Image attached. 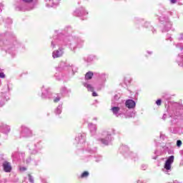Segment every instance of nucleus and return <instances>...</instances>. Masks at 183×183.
I'll use <instances>...</instances> for the list:
<instances>
[{
	"instance_id": "nucleus-1",
	"label": "nucleus",
	"mask_w": 183,
	"mask_h": 183,
	"mask_svg": "<svg viewBox=\"0 0 183 183\" xmlns=\"http://www.w3.org/2000/svg\"><path fill=\"white\" fill-rule=\"evenodd\" d=\"M167 112L172 119L171 120L172 125H176L172 130V127L170 128L172 134H183V106L179 103L174 102L172 105L169 106Z\"/></svg>"
},
{
	"instance_id": "nucleus-2",
	"label": "nucleus",
	"mask_w": 183,
	"mask_h": 183,
	"mask_svg": "<svg viewBox=\"0 0 183 183\" xmlns=\"http://www.w3.org/2000/svg\"><path fill=\"white\" fill-rule=\"evenodd\" d=\"M54 41H51V47L55 48L56 45H69L71 49L75 51L77 48H82L85 41L80 37L68 36H65L63 34L54 36Z\"/></svg>"
},
{
	"instance_id": "nucleus-3",
	"label": "nucleus",
	"mask_w": 183,
	"mask_h": 183,
	"mask_svg": "<svg viewBox=\"0 0 183 183\" xmlns=\"http://www.w3.org/2000/svg\"><path fill=\"white\" fill-rule=\"evenodd\" d=\"M62 71H71L73 75L78 71V67L70 64L68 62L61 61L59 66L56 68V72L54 74V77L57 81H61L64 79V76L62 75Z\"/></svg>"
},
{
	"instance_id": "nucleus-4",
	"label": "nucleus",
	"mask_w": 183,
	"mask_h": 183,
	"mask_svg": "<svg viewBox=\"0 0 183 183\" xmlns=\"http://www.w3.org/2000/svg\"><path fill=\"white\" fill-rule=\"evenodd\" d=\"M161 11L162 16H159V20L162 25V32H168V31H171L172 28V21H171L168 16H165L167 11L164 9H162Z\"/></svg>"
},
{
	"instance_id": "nucleus-5",
	"label": "nucleus",
	"mask_w": 183,
	"mask_h": 183,
	"mask_svg": "<svg viewBox=\"0 0 183 183\" xmlns=\"http://www.w3.org/2000/svg\"><path fill=\"white\" fill-rule=\"evenodd\" d=\"M112 112H113V115H115V117H124V118H132L135 115V113H134V111L131 112L130 113H128V111H127V109L124 107H113L111 109Z\"/></svg>"
},
{
	"instance_id": "nucleus-6",
	"label": "nucleus",
	"mask_w": 183,
	"mask_h": 183,
	"mask_svg": "<svg viewBox=\"0 0 183 183\" xmlns=\"http://www.w3.org/2000/svg\"><path fill=\"white\" fill-rule=\"evenodd\" d=\"M0 46L4 51L7 52V54L11 55L13 58L15 56V55H16V48L15 47V44H12L9 40L0 41Z\"/></svg>"
},
{
	"instance_id": "nucleus-7",
	"label": "nucleus",
	"mask_w": 183,
	"mask_h": 183,
	"mask_svg": "<svg viewBox=\"0 0 183 183\" xmlns=\"http://www.w3.org/2000/svg\"><path fill=\"white\" fill-rule=\"evenodd\" d=\"M99 142L103 145L108 146L112 141V135L108 131H103L102 132V138L99 139Z\"/></svg>"
},
{
	"instance_id": "nucleus-8",
	"label": "nucleus",
	"mask_w": 183,
	"mask_h": 183,
	"mask_svg": "<svg viewBox=\"0 0 183 183\" xmlns=\"http://www.w3.org/2000/svg\"><path fill=\"white\" fill-rule=\"evenodd\" d=\"M119 151L125 158H132V159H137L138 158V155L137 154L129 152V148H128V146L127 145H122L119 148Z\"/></svg>"
},
{
	"instance_id": "nucleus-9",
	"label": "nucleus",
	"mask_w": 183,
	"mask_h": 183,
	"mask_svg": "<svg viewBox=\"0 0 183 183\" xmlns=\"http://www.w3.org/2000/svg\"><path fill=\"white\" fill-rule=\"evenodd\" d=\"M49 87H46V86L43 85L41 87V94L40 95L41 99H50L51 97H52V93L49 91Z\"/></svg>"
},
{
	"instance_id": "nucleus-10",
	"label": "nucleus",
	"mask_w": 183,
	"mask_h": 183,
	"mask_svg": "<svg viewBox=\"0 0 183 183\" xmlns=\"http://www.w3.org/2000/svg\"><path fill=\"white\" fill-rule=\"evenodd\" d=\"M172 164H174V156H170L166 160V162L164 164L163 171L164 172H165V174L169 175V172H171V165H172Z\"/></svg>"
},
{
	"instance_id": "nucleus-11",
	"label": "nucleus",
	"mask_w": 183,
	"mask_h": 183,
	"mask_svg": "<svg viewBox=\"0 0 183 183\" xmlns=\"http://www.w3.org/2000/svg\"><path fill=\"white\" fill-rule=\"evenodd\" d=\"M86 139V134L85 133H80L79 134L74 140V144L75 145H82L85 143V141Z\"/></svg>"
},
{
	"instance_id": "nucleus-12",
	"label": "nucleus",
	"mask_w": 183,
	"mask_h": 183,
	"mask_svg": "<svg viewBox=\"0 0 183 183\" xmlns=\"http://www.w3.org/2000/svg\"><path fill=\"white\" fill-rule=\"evenodd\" d=\"M25 4H31V2H34V0H21L19 1V5L16 6V11H29V9L25 7V6L22 5V3Z\"/></svg>"
},
{
	"instance_id": "nucleus-13",
	"label": "nucleus",
	"mask_w": 183,
	"mask_h": 183,
	"mask_svg": "<svg viewBox=\"0 0 183 183\" xmlns=\"http://www.w3.org/2000/svg\"><path fill=\"white\" fill-rule=\"evenodd\" d=\"M21 137H23L24 138H28L29 137H32V130H30V129L26 126H22Z\"/></svg>"
},
{
	"instance_id": "nucleus-14",
	"label": "nucleus",
	"mask_w": 183,
	"mask_h": 183,
	"mask_svg": "<svg viewBox=\"0 0 183 183\" xmlns=\"http://www.w3.org/2000/svg\"><path fill=\"white\" fill-rule=\"evenodd\" d=\"M28 147L31 154H37L39 149H42V146L39 143L29 144Z\"/></svg>"
},
{
	"instance_id": "nucleus-15",
	"label": "nucleus",
	"mask_w": 183,
	"mask_h": 183,
	"mask_svg": "<svg viewBox=\"0 0 183 183\" xmlns=\"http://www.w3.org/2000/svg\"><path fill=\"white\" fill-rule=\"evenodd\" d=\"M74 15L75 16H86V15H88V11L85 10V8L81 6L76 9L74 12Z\"/></svg>"
},
{
	"instance_id": "nucleus-16",
	"label": "nucleus",
	"mask_w": 183,
	"mask_h": 183,
	"mask_svg": "<svg viewBox=\"0 0 183 183\" xmlns=\"http://www.w3.org/2000/svg\"><path fill=\"white\" fill-rule=\"evenodd\" d=\"M60 1L61 0H45L46 6H47V8H54L55 6H58Z\"/></svg>"
},
{
	"instance_id": "nucleus-17",
	"label": "nucleus",
	"mask_w": 183,
	"mask_h": 183,
	"mask_svg": "<svg viewBox=\"0 0 183 183\" xmlns=\"http://www.w3.org/2000/svg\"><path fill=\"white\" fill-rule=\"evenodd\" d=\"M85 149H86V152H87V154H90V155L88 157V158L86 157L84 160L89 161V159L92 158V155L97 153V149L95 147L92 149L91 148V147L88 146Z\"/></svg>"
},
{
	"instance_id": "nucleus-18",
	"label": "nucleus",
	"mask_w": 183,
	"mask_h": 183,
	"mask_svg": "<svg viewBox=\"0 0 183 183\" xmlns=\"http://www.w3.org/2000/svg\"><path fill=\"white\" fill-rule=\"evenodd\" d=\"M11 157L13 159H24L25 158V153L20 152L18 151L14 152L11 154Z\"/></svg>"
},
{
	"instance_id": "nucleus-19",
	"label": "nucleus",
	"mask_w": 183,
	"mask_h": 183,
	"mask_svg": "<svg viewBox=\"0 0 183 183\" xmlns=\"http://www.w3.org/2000/svg\"><path fill=\"white\" fill-rule=\"evenodd\" d=\"M2 167L4 172H11L12 171V166H11V164L9 162L4 160L2 163Z\"/></svg>"
},
{
	"instance_id": "nucleus-20",
	"label": "nucleus",
	"mask_w": 183,
	"mask_h": 183,
	"mask_svg": "<svg viewBox=\"0 0 183 183\" xmlns=\"http://www.w3.org/2000/svg\"><path fill=\"white\" fill-rule=\"evenodd\" d=\"M64 55V48L60 47L59 49L53 51L52 56L54 59L55 58H61Z\"/></svg>"
},
{
	"instance_id": "nucleus-21",
	"label": "nucleus",
	"mask_w": 183,
	"mask_h": 183,
	"mask_svg": "<svg viewBox=\"0 0 183 183\" xmlns=\"http://www.w3.org/2000/svg\"><path fill=\"white\" fill-rule=\"evenodd\" d=\"M125 107L128 108V109H134L135 107H137V103L132 99H128L125 102Z\"/></svg>"
},
{
	"instance_id": "nucleus-22",
	"label": "nucleus",
	"mask_w": 183,
	"mask_h": 183,
	"mask_svg": "<svg viewBox=\"0 0 183 183\" xmlns=\"http://www.w3.org/2000/svg\"><path fill=\"white\" fill-rule=\"evenodd\" d=\"M0 132L4 134L5 135H8L9 132H11V127L6 124H2L0 127Z\"/></svg>"
},
{
	"instance_id": "nucleus-23",
	"label": "nucleus",
	"mask_w": 183,
	"mask_h": 183,
	"mask_svg": "<svg viewBox=\"0 0 183 183\" xmlns=\"http://www.w3.org/2000/svg\"><path fill=\"white\" fill-rule=\"evenodd\" d=\"M88 129H89L91 135L94 136L97 134V124H94L93 123H89Z\"/></svg>"
},
{
	"instance_id": "nucleus-24",
	"label": "nucleus",
	"mask_w": 183,
	"mask_h": 183,
	"mask_svg": "<svg viewBox=\"0 0 183 183\" xmlns=\"http://www.w3.org/2000/svg\"><path fill=\"white\" fill-rule=\"evenodd\" d=\"M144 28H148L149 31H152V34H157V30L148 21L144 23Z\"/></svg>"
},
{
	"instance_id": "nucleus-25",
	"label": "nucleus",
	"mask_w": 183,
	"mask_h": 183,
	"mask_svg": "<svg viewBox=\"0 0 183 183\" xmlns=\"http://www.w3.org/2000/svg\"><path fill=\"white\" fill-rule=\"evenodd\" d=\"M54 114H56V115H61V114H62V104H59L54 109Z\"/></svg>"
},
{
	"instance_id": "nucleus-26",
	"label": "nucleus",
	"mask_w": 183,
	"mask_h": 183,
	"mask_svg": "<svg viewBox=\"0 0 183 183\" xmlns=\"http://www.w3.org/2000/svg\"><path fill=\"white\" fill-rule=\"evenodd\" d=\"M71 92V90L66 89V87L65 86H62L60 89V93L61 94V95H67V94H69Z\"/></svg>"
},
{
	"instance_id": "nucleus-27",
	"label": "nucleus",
	"mask_w": 183,
	"mask_h": 183,
	"mask_svg": "<svg viewBox=\"0 0 183 183\" xmlns=\"http://www.w3.org/2000/svg\"><path fill=\"white\" fill-rule=\"evenodd\" d=\"M99 79H101V81H102V82H106L107 79L108 78V74L105 73H102L99 74Z\"/></svg>"
},
{
	"instance_id": "nucleus-28",
	"label": "nucleus",
	"mask_w": 183,
	"mask_h": 183,
	"mask_svg": "<svg viewBox=\"0 0 183 183\" xmlns=\"http://www.w3.org/2000/svg\"><path fill=\"white\" fill-rule=\"evenodd\" d=\"M95 58H97L96 56L91 55L87 57H84V59L86 62H92V61L94 60Z\"/></svg>"
},
{
	"instance_id": "nucleus-29",
	"label": "nucleus",
	"mask_w": 183,
	"mask_h": 183,
	"mask_svg": "<svg viewBox=\"0 0 183 183\" xmlns=\"http://www.w3.org/2000/svg\"><path fill=\"white\" fill-rule=\"evenodd\" d=\"M84 86L88 89V91H90V92H94V87L92 85L88 84V83H83Z\"/></svg>"
},
{
	"instance_id": "nucleus-30",
	"label": "nucleus",
	"mask_w": 183,
	"mask_h": 183,
	"mask_svg": "<svg viewBox=\"0 0 183 183\" xmlns=\"http://www.w3.org/2000/svg\"><path fill=\"white\" fill-rule=\"evenodd\" d=\"M92 76H94V73L92 71H88L85 75V79H92Z\"/></svg>"
},
{
	"instance_id": "nucleus-31",
	"label": "nucleus",
	"mask_w": 183,
	"mask_h": 183,
	"mask_svg": "<svg viewBox=\"0 0 183 183\" xmlns=\"http://www.w3.org/2000/svg\"><path fill=\"white\" fill-rule=\"evenodd\" d=\"M1 97L3 99H5L6 101H9V96L6 94V93H1Z\"/></svg>"
},
{
	"instance_id": "nucleus-32",
	"label": "nucleus",
	"mask_w": 183,
	"mask_h": 183,
	"mask_svg": "<svg viewBox=\"0 0 183 183\" xmlns=\"http://www.w3.org/2000/svg\"><path fill=\"white\" fill-rule=\"evenodd\" d=\"M95 162H99L100 161H102V157L99 155L94 156Z\"/></svg>"
},
{
	"instance_id": "nucleus-33",
	"label": "nucleus",
	"mask_w": 183,
	"mask_h": 183,
	"mask_svg": "<svg viewBox=\"0 0 183 183\" xmlns=\"http://www.w3.org/2000/svg\"><path fill=\"white\" fill-rule=\"evenodd\" d=\"M89 176V172H84L81 175V178H86V177Z\"/></svg>"
},
{
	"instance_id": "nucleus-34",
	"label": "nucleus",
	"mask_w": 183,
	"mask_h": 183,
	"mask_svg": "<svg viewBox=\"0 0 183 183\" xmlns=\"http://www.w3.org/2000/svg\"><path fill=\"white\" fill-rule=\"evenodd\" d=\"M163 148L164 150H167L169 149L170 148H172V146H171V143H167Z\"/></svg>"
},
{
	"instance_id": "nucleus-35",
	"label": "nucleus",
	"mask_w": 183,
	"mask_h": 183,
	"mask_svg": "<svg viewBox=\"0 0 183 183\" xmlns=\"http://www.w3.org/2000/svg\"><path fill=\"white\" fill-rule=\"evenodd\" d=\"M54 102L56 103V102H59V101H61V97H59V95H57L56 97H54Z\"/></svg>"
},
{
	"instance_id": "nucleus-36",
	"label": "nucleus",
	"mask_w": 183,
	"mask_h": 183,
	"mask_svg": "<svg viewBox=\"0 0 183 183\" xmlns=\"http://www.w3.org/2000/svg\"><path fill=\"white\" fill-rule=\"evenodd\" d=\"M166 41H170V42H172V37L171 36V34H167Z\"/></svg>"
},
{
	"instance_id": "nucleus-37",
	"label": "nucleus",
	"mask_w": 183,
	"mask_h": 183,
	"mask_svg": "<svg viewBox=\"0 0 183 183\" xmlns=\"http://www.w3.org/2000/svg\"><path fill=\"white\" fill-rule=\"evenodd\" d=\"M166 151L168 152V154H169L170 155H172V154H174V150H172V149H167Z\"/></svg>"
},
{
	"instance_id": "nucleus-38",
	"label": "nucleus",
	"mask_w": 183,
	"mask_h": 183,
	"mask_svg": "<svg viewBox=\"0 0 183 183\" xmlns=\"http://www.w3.org/2000/svg\"><path fill=\"white\" fill-rule=\"evenodd\" d=\"M6 24H12V19L7 18L6 20Z\"/></svg>"
},
{
	"instance_id": "nucleus-39",
	"label": "nucleus",
	"mask_w": 183,
	"mask_h": 183,
	"mask_svg": "<svg viewBox=\"0 0 183 183\" xmlns=\"http://www.w3.org/2000/svg\"><path fill=\"white\" fill-rule=\"evenodd\" d=\"M182 145V142L181 140H177V147H179Z\"/></svg>"
},
{
	"instance_id": "nucleus-40",
	"label": "nucleus",
	"mask_w": 183,
	"mask_h": 183,
	"mask_svg": "<svg viewBox=\"0 0 183 183\" xmlns=\"http://www.w3.org/2000/svg\"><path fill=\"white\" fill-rule=\"evenodd\" d=\"M29 181L31 183L34 182V177H32V176H31L30 174L29 175Z\"/></svg>"
},
{
	"instance_id": "nucleus-41",
	"label": "nucleus",
	"mask_w": 183,
	"mask_h": 183,
	"mask_svg": "<svg viewBox=\"0 0 183 183\" xmlns=\"http://www.w3.org/2000/svg\"><path fill=\"white\" fill-rule=\"evenodd\" d=\"M162 102V100H161L159 99L157 100L156 104H157V105H158V107H159L161 105Z\"/></svg>"
},
{
	"instance_id": "nucleus-42",
	"label": "nucleus",
	"mask_w": 183,
	"mask_h": 183,
	"mask_svg": "<svg viewBox=\"0 0 183 183\" xmlns=\"http://www.w3.org/2000/svg\"><path fill=\"white\" fill-rule=\"evenodd\" d=\"M147 168H148V166L147 164L142 165V169H143V171H145V169H147Z\"/></svg>"
},
{
	"instance_id": "nucleus-43",
	"label": "nucleus",
	"mask_w": 183,
	"mask_h": 183,
	"mask_svg": "<svg viewBox=\"0 0 183 183\" xmlns=\"http://www.w3.org/2000/svg\"><path fill=\"white\" fill-rule=\"evenodd\" d=\"M178 39H179V41H183V33H181L179 34Z\"/></svg>"
},
{
	"instance_id": "nucleus-44",
	"label": "nucleus",
	"mask_w": 183,
	"mask_h": 183,
	"mask_svg": "<svg viewBox=\"0 0 183 183\" xmlns=\"http://www.w3.org/2000/svg\"><path fill=\"white\" fill-rule=\"evenodd\" d=\"M167 138V136H165L164 134H162V133L160 134V139H165Z\"/></svg>"
},
{
	"instance_id": "nucleus-45",
	"label": "nucleus",
	"mask_w": 183,
	"mask_h": 183,
	"mask_svg": "<svg viewBox=\"0 0 183 183\" xmlns=\"http://www.w3.org/2000/svg\"><path fill=\"white\" fill-rule=\"evenodd\" d=\"M124 84L126 85H128V84H131V81L127 80V78H124Z\"/></svg>"
},
{
	"instance_id": "nucleus-46",
	"label": "nucleus",
	"mask_w": 183,
	"mask_h": 183,
	"mask_svg": "<svg viewBox=\"0 0 183 183\" xmlns=\"http://www.w3.org/2000/svg\"><path fill=\"white\" fill-rule=\"evenodd\" d=\"M0 183H6V179H1L0 177Z\"/></svg>"
},
{
	"instance_id": "nucleus-47",
	"label": "nucleus",
	"mask_w": 183,
	"mask_h": 183,
	"mask_svg": "<svg viewBox=\"0 0 183 183\" xmlns=\"http://www.w3.org/2000/svg\"><path fill=\"white\" fill-rule=\"evenodd\" d=\"M0 78H5V74L4 72H0Z\"/></svg>"
},
{
	"instance_id": "nucleus-48",
	"label": "nucleus",
	"mask_w": 183,
	"mask_h": 183,
	"mask_svg": "<svg viewBox=\"0 0 183 183\" xmlns=\"http://www.w3.org/2000/svg\"><path fill=\"white\" fill-rule=\"evenodd\" d=\"M178 2V0H170L171 4H177Z\"/></svg>"
},
{
	"instance_id": "nucleus-49",
	"label": "nucleus",
	"mask_w": 183,
	"mask_h": 183,
	"mask_svg": "<svg viewBox=\"0 0 183 183\" xmlns=\"http://www.w3.org/2000/svg\"><path fill=\"white\" fill-rule=\"evenodd\" d=\"M29 162H31V157H29V158L26 160V164H29Z\"/></svg>"
},
{
	"instance_id": "nucleus-50",
	"label": "nucleus",
	"mask_w": 183,
	"mask_h": 183,
	"mask_svg": "<svg viewBox=\"0 0 183 183\" xmlns=\"http://www.w3.org/2000/svg\"><path fill=\"white\" fill-rule=\"evenodd\" d=\"M2 8H4V5L1 3H0V14L1 12H2Z\"/></svg>"
},
{
	"instance_id": "nucleus-51",
	"label": "nucleus",
	"mask_w": 183,
	"mask_h": 183,
	"mask_svg": "<svg viewBox=\"0 0 183 183\" xmlns=\"http://www.w3.org/2000/svg\"><path fill=\"white\" fill-rule=\"evenodd\" d=\"M162 119L165 121L167 119V115L165 114H163Z\"/></svg>"
},
{
	"instance_id": "nucleus-52",
	"label": "nucleus",
	"mask_w": 183,
	"mask_h": 183,
	"mask_svg": "<svg viewBox=\"0 0 183 183\" xmlns=\"http://www.w3.org/2000/svg\"><path fill=\"white\" fill-rule=\"evenodd\" d=\"M92 97H98V94H97V92H93Z\"/></svg>"
},
{
	"instance_id": "nucleus-53",
	"label": "nucleus",
	"mask_w": 183,
	"mask_h": 183,
	"mask_svg": "<svg viewBox=\"0 0 183 183\" xmlns=\"http://www.w3.org/2000/svg\"><path fill=\"white\" fill-rule=\"evenodd\" d=\"M167 14L168 15H170V16H172V15H174V13L172 11H168Z\"/></svg>"
},
{
	"instance_id": "nucleus-54",
	"label": "nucleus",
	"mask_w": 183,
	"mask_h": 183,
	"mask_svg": "<svg viewBox=\"0 0 183 183\" xmlns=\"http://www.w3.org/2000/svg\"><path fill=\"white\" fill-rule=\"evenodd\" d=\"M26 169V167H20V171H25Z\"/></svg>"
},
{
	"instance_id": "nucleus-55",
	"label": "nucleus",
	"mask_w": 183,
	"mask_h": 183,
	"mask_svg": "<svg viewBox=\"0 0 183 183\" xmlns=\"http://www.w3.org/2000/svg\"><path fill=\"white\" fill-rule=\"evenodd\" d=\"M0 158L3 160L5 161V159L4 158V154L0 155Z\"/></svg>"
},
{
	"instance_id": "nucleus-56",
	"label": "nucleus",
	"mask_w": 183,
	"mask_h": 183,
	"mask_svg": "<svg viewBox=\"0 0 183 183\" xmlns=\"http://www.w3.org/2000/svg\"><path fill=\"white\" fill-rule=\"evenodd\" d=\"M119 98V97H118V95L116 94V95L114 96V99H115L116 101H117V99H118Z\"/></svg>"
},
{
	"instance_id": "nucleus-57",
	"label": "nucleus",
	"mask_w": 183,
	"mask_h": 183,
	"mask_svg": "<svg viewBox=\"0 0 183 183\" xmlns=\"http://www.w3.org/2000/svg\"><path fill=\"white\" fill-rule=\"evenodd\" d=\"M2 21H4V19L2 17H0V25L2 24Z\"/></svg>"
},
{
	"instance_id": "nucleus-58",
	"label": "nucleus",
	"mask_w": 183,
	"mask_h": 183,
	"mask_svg": "<svg viewBox=\"0 0 183 183\" xmlns=\"http://www.w3.org/2000/svg\"><path fill=\"white\" fill-rule=\"evenodd\" d=\"M157 158H158V156H155L152 157L153 159H157Z\"/></svg>"
},
{
	"instance_id": "nucleus-59",
	"label": "nucleus",
	"mask_w": 183,
	"mask_h": 183,
	"mask_svg": "<svg viewBox=\"0 0 183 183\" xmlns=\"http://www.w3.org/2000/svg\"><path fill=\"white\" fill-rule=\"evenodd\" d=\"M42 182H43V183H48L46 179H43V180H42Z\"/></svg>"
},
{
	"instance_id": "nucleus-60",
	"label": "nucleus",
	"mask_w": 183,
	"mask_h": 183,
	"mask_svg": "<svg viewBox=\"0 0 183 183\" xmlns=\"http://www.w3.org/2000/svg\"><path fill=\"white\" fill-rule=\"evenodd\" d=\"M157 152H158V151L156 150V151L154 152V154H157Z\"/></svg>"
},
{
	"instance_id": "nucleus-61",
	"label": "nucleus",
	"mask_w": 183,
	"mask_h": 183,
	"mask_svg": "<svg viewBox=\"0 0 183 183\" xmlns=\"http://www.w3.org/2000/svg\"><path fill=\"white\" fill-rule=\"evenodd\" d=\"M148 52V54H152V51H147Z\"/></svg>"
},
{
	"instance_id": "nucleus-62",
	"label": "nucleus",
	"mask_w": 183,
	"mask_h": 183,
	"mask_svg": "<svg viewBox=\"0 0 183 183\" xmlns=\"http://www.w3.org/2000/svg\"><path fill=\"white\" fill-rule=\"evenodd\" d=\"M8 89H9V86H8Z\"/></svg>"
},
{
	"instance_id": "nucleus-63",
	"label": "nucleus",
	"mask_w": 183,
	"mask_h": 183,
	"mask_svg": "<svg viewBox=\"0 0 183 183\" xmlns=\"http://www.w3.org/2000/svg\"><path fill=\"white\" fill-rule=\"evenodd\" d=\"M94 119L97 120V118H94Z\"/></svg>"
},
{
	"instance_id": "nucleus-64",
	"label": "nucleus",
	"mask_w": 183,
	"mask_h": 183,
	"mask_svg": "<svg viewBox=\"0 0 183 183\" xmlns=\"http://www.w3.org/2000/svg\"><path fill=\"white\" fill-rule=\"evenodd\" d=\"M174 183H177V182H174Z\"/></svg>"
}]
</instances>
